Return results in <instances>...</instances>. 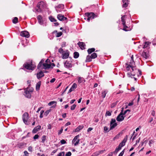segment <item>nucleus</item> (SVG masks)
<instances>
[{"label":"nucleus","instance_id":"obj_1","mask_svg":"<svg viewBox=\"0 0 156 156\" xmlns=\"http://www.w3.org/2000/svg\"><path fill=\"white\" fill-rule=\"evenodd\" d=\"M130 68L132 70V71L130 70V73H128L127 75L128 77H130L131 76H134L136 74H137V76L139 77L141 75V71L139 69H137L135 66Z\"/></svg>","mask_w":156,"mask_h":156},{"label":"nucleus","instance_id":"obj_2","mask_svg":"<svg viewBox=\"0 0 156 156\" xmlns=\"http://www.w3.org/2000/svg\"><path fill=\"white\" fill-rule=\"evenodd\" d=\"M37 6L38 9H36V11L38 12H41L44 8L46 7V5L45 2L43 1H41L38 3Z\"/></svg>","mask_w":156,"mask_h":156},{"label":"nucleus","instance_id":"obj_3","mask_svg":"<svg viewBox=\"0 0 156 156\" xmlns=\"http://www.w3.org/2000/svg\"><path fill=\"white\" fill-rule=\"evenodd\" d=\"M33 88H31L30 89L27 88L25 91V96L28 98H30L31 96V93L33 92Z\"/></svg>","mask_w":156,"mask_h":156},{"label":"nucleus","instance_id":"obj_4","mask_svg":"<svg viewBox=\"0 0 156 156\" xmlns=\"http://www.w3.org/2000/svg\"><path fill=\"white\" fill-rule=\"evenodd\" d=\"M33 64H33L32 62H31L30 64H29L27 62L26 63H25L23 65V66H24V67L27 69L33 70H34L35 68V66H33Z\"/></svg>","mask_w":156,"mask_h":156},{"label":"nucleus","instance_id":"obj_5","mask_svg":"<svg viewBox=\"0 0 156 156\" xmlns=\"http://www.w3.org/2000/svg\"><path fill=\"white\" fill-rule=\"evenodd\" d=\"M126 65L127 66L126 67V69L128 71L130 70V68L135 66V63L133 60H131L129 62V64L128 62L126 63Z\"/></svg>","mask_w":156,"mask_h":156},{"label":"nucleus","instance_id":"obj_6","mask_svg":"<svg viewBox=\"0 0 156 156\" xmlns=\"http://www.w3.org/2000/svg\"><path fill=\"white\" fill-rule=\"evenodd\" d=\"M85 15L88 17L87 20L89 21L90 20H92L96 17L95 14L93 12L86 13Z\"/></svg>","mask_w":156,"mask_h":156},{"label":"nucleus","instance_id":"obj_7","mask_svg":"<svg viewBox=\"0 0 156 156\" xmlns=\"http://www.w3.org/2000/svg\"><path fill=\"white\" fill-rule=\"evenodd\" d=\"M79 135L76 136L72 141V144H74V145L75 146L77 145L79 142L80 140L79 139Z\"/></svg>","mask_w":156,"mask_h":156},{"label":"nucleus","instance_id":"obj_8","mask_svg":"<svg viewBox=\"0 0 156 156\" xmlns=\"http://www.w3.org/2000/svg\"><path fill=\"white\" fill-rule=\"evenodd\" d=\"M28 114L27 113H24L22 117L23 120L25 124H27V120L28 119Z\"/></svg>","mask_w":156,"mask_h":156},{"label":"nucleus","instance_id":"obj_9","mask_svg":"<svg viewBox=\"0 0 156 156\" xmlns=\"http://www.w3.org/2000/svg\"><path fill=\"white\" fill-rule=\"evenodd\" d=\"M124 117L122 113H120L117 116L116 119L118 122H121L124 119Z\"/></svg>","mask_w":156,"mask_h":156},{"label":"nucleus","instance_id":"obj_10","mask_svg":"<svg viewBox=\"0 0 156 156\" xmlns=\"http://www.w3.org/2000/svg\"><path fill=\"white\" fill-rule=\"evenodd\" d=\"M20 36L22 37H25L27 38H28L30 36L29 33L26 31H22L20 33Z\"/></svg>","mask_w":156,"mask_h":156},{"label":"nucleus","instance_id":"obj_11","mask_svg":"<svg viewBox=\"0 0 156 156\" xmlns=\"http://www.w3.org/2000/svg\"><path fill=\"white\" fill-rule=\"evenodd\" d=\"M44 76V75L43 74V73L42 71H41L37 74V76L38 79H39L43 77Z\"/></svg>","mask_w":156,"mask_h":156},{"label":"nucleus","instance_id":"obj_12","mask_svg":"<svg viewBox=\"0 0 156 156\" xmlns=\"http://www.w3.org/2000/svg\"><path fill=\"white\" fill-rule=\"evenodd\" d=\"M44 69H47L53 68V67H51V65L47 63H44L43 64Z\"/></svg>","mask_w":156,"mask_h":156},{"label":"nucleus","instance_id":"obj_13","mask_svg":"<svg viewBox=\"0 0 156 156\" xmlns=\"http://www.w3.org/2000/svg\"><path fill=\"white\" fill-rule=\"evenodd\" d=\"M58 19L60 21L64 20L67 19V18L63 16L61 14H58L57 16Z\"/></svg>","mask_w":156,"mask_h":156},{"label":"nucleus","instance_id":"obj_14","mask_svg":"<svg viewBox=\"0 0 156 156\" xmlns=\"http://www.w3.org/2000/svg\"><path fill=\"white\" fill-rule=\"evenodd\" d=\"M26 145V144L23 142H21L18 143L16 145L17 147L20 148H23Z\"/></svg>","mask_w":156,"mask_h":156},{"label":"nucleus","instance_id":"obj_15","mask_svg":"<svg viewBox=\"0 0 156 156\" xmlns=\"http://www.w3.org/2000/svg\"><path fill=\"white\" fill-rule=\"evenodd\" d=\"M77 87V84L75 83H74L72 85L71 88L69 90L68 93H70L73 91Z\"/></svg>","mask_w":156,"mask_h":156},{"label":"nucleus","instance_id":"obj_16","mask_svg":"<svg viewBox=\"0 0 156 156\" xmlns=\"http://www.w3.org/2000/svg\"><path fill=\"white\" fill-rule=\"evenodd\" d=\"M62 58L63 59H66L67 58L69 55V52H67V51L66 52H64L62 55Z\"/></svg>","mask_w":156,"mask_h":156},{"label":"nucleus","instance_id":"obj_17","mask_svg":"<svg viewBox=\"0 0 156 156\" xmlns=\"http://www.w3.org/2000/svg\"><path fill=\"white\" fill-rule=\"evenodd\" d=\"M77 44L81 49H83V48L85 49L86 45L83 42H79Z\"/></svg>","mask_w":156,"mask_h":156},{"label":"nucleus","instance_id":"obj_18","mask_svg":"<svg viewBox=\"0 0 156 156\" xmlns=\"http://www.w3.org/2000/svg\"><path fill=\"white\" fill-rule=\"evenodd\" d=\"M41 128V126H38L34 128L32 131L33 133H36L37 131L39 130Z\"/></svg>","mask_w":156,"mask_h":156},{"label":"nucleus","instance_id":"obj_19","mask_svg":"<svg viewBox=\"0 0 156 156\" xmlns=\"http://www.w3.org/2000/svg\"><path fill=\"white\" fill-rule=\"evenodd\" d=\"M142 56L145 58H147L149 56V55L148 53H147L145 51H144L142 54Z\"/></svg>","mask_w":156,"mask_h":156},{"label":"nucleus","instance_id":"obj_20","mask_svg":"<svg viewBox=\"0 0 156 156\" xmlns=\"http://www.w3.org/2000/svg\"><path fill=\"white\" fill-rule=\"evenodd\" d=\"M64 66L65 67L67 68H71L72 67V65L67 61L64 63Z\"/></svg>","mask_w":156,"mask_h":156},{"label":"nucleus","instance_id":"obj_21","mask_svg":"<svg viewBox=\"0 0 156 156\" xmlns=\"http://www.w3.org/2000/svg\"><path fill=\"white\" fill-rule=\"evenodd\" d=\"M126 16V15H124L122 16L121 17V21L122 22V24H123V26H124V27H125V26H126V21L125 19Z\"/></svg>","mask_w":156,"mask_h":156},{"label":"nucleus","instance_id":"obj_22","mask_svg":"<svg viewBox=\"0 0 156 156\" xmlns=\"http://www.w3.org/2000/svg\"><path fill=\"white\" fill-rule=\"evenodd\" d=\"M92 58L91 56L88 55L87 56L86 59L85 60V62H91L92 61Z\"/></svg>","mask_w":156,"mask_h":156},{"label":"nucleus","instance_id":"obj_23","mask_svg":"<svg viewBox=\"0 0 156 156\" xmlns=\"http://www.w3.org/2000/svg\"><path fill=\"white\" fill-rule=\"evenodd\" d=\"M41 84V82H38L36 85V90H38L40 89V87Z\"/></svg>","mask_w":156,"mask_h":156},{"label":"nucleus","instance_id":"obj_24","mask_svg":"<svg viewBox=\"0 0 156 156\" xmlns=\"http://www.w3.org/2000/svg\"><path fill=\"white\" fill-rule=\"evenodd\" d=\"M43 63H41V62H40L38 64L37 66L38 69L40 70H42L44 69L43 64Z\"/></svg>","mask_w":156,"mask_h":156},{"label":"nucleus","instance_id":"obj_25","mask_svg":"<svg viewBox=\"0 0 156 156\" xmlns=\"http://www.w3.org/2000/svg\"><path fill=\"white\" fill-rule=\"evenodd\" d=\"M37 19L40 24H42L43 23V22L41 16L40 15H39L37 17Z\"/></svg>","mask_w":156,"mask_h":156},{"label":"nucleus","instance_id":"obj_26","mask_svg":"<svg viewBox=\"0 0 156 156\" xmlns=\"http://www.w3.org/2000/svg\"><path fill=\"white\" fill-rule=\"evenodd\" d=\"M117 124L116 123H114L112 124H110V130L113 129L117 126Z\"/></svg>","mask_w":156,"mask_h":156},{"label":"nucleus","instance_id":"obj_27","mask_svg":"<svg viewBox=\"0 0 156 156\" xmlns=\"http://www.w3.org/2000/svg\"><path fill=\"white\" fill-rule=\"evenodd\" d=\"M108 92V91L106 90H105L103 91L102 93L101 97H102L103 98H104L105 97L106 95Z\"/></svg>","mask_w":156,"mask_h":156},{"label":"nucleus","instance_id":"obj_28","mask_svg":"<svg viewBox=\"0 0 156 156\" xmlns=\"http://www.w3.org/2000/svg\"><path fill=\"white\" fill-rule=\"evenodd\" d=\"M83 128V125L77 127L75 131L76 132H78L80 131V130L82 129Z\"/></svg>","mask_w":156,"mask_h":156},{"label":"nucleus","instance_id":"obj_29","mask_svg":"<svg viewBox=\"0 0 156 156\" xmlns=\"http://www.w3.org/2000/svg\"><path fill=\"white\" fill-rule=\"evenodd\" d=\"M73 57L75 58H77L79 56V54L77 52H75L73 53Z\"/></svg>","mask_w":156,"mask_h":156},{"label":"nucleus","instance_id":"obj_30","mask_svg":"<svg viewBox=\"0 0 156 156\" xmlns=\"http://www.w3.org/2000/svg\"><path fill=\"white\" fill-rule=\"evenodd\" d=\"M151 44V43H150L149 42H145L143 48H148V46Z\"/></svg>","mask_w":156,"mask_h":156},{"label":"nucleus","instance_id":"obj_31","mask_svg":"<svg viewBox=\"0 0 156 156\" xmlns=\"http://www.w3.org/2000/svg\"><path fill=\"white\" fill-rule=\"evenodd\" d=\"M84 80V79L83 77H79L78 81L79 83H82Z\"/></svg>","mask_w":156,"mask_h":156},{"label":"nucleus","instance_id":"obj_32","mask_svg":"<svg viewBox=\"0 0 156 156\" xmlns=\"http://www.w3.org/2000/svg\"><path fill=\"white\" fill-rule=\"evenodd\" d=\"M90 56L92 59H94L97 57V54L95 53H93Z\"/></svg>","mask_w":156,"mask_h":156},{"label":"nucleus","instance_id":"obj_33","mask_svg":"<svg viewBox=\"0 0 156 156\" xmlns=\"http://www.w3.org/2000/svg\"><path fill=\"white\" fill-rule=\"evenodd\" d=\"M49 20L52 22H56V20L52 16H50L49 18Z\"/></svg>","mask_w":156,"mask_h":156},{"label":"nucleus","instance_id":"obj_34","mask_svg":"<svg viewBox=\"0 0 156 156\" xmlns=\"http://www.w3.org/2000/svg\"><path fill=\"white\" fill-rule=\"evenodd\" d=\"M121 148L118 147V148H116L115 149V150L113 152V154L114 153V154H116L120 150H121Z\"/></svg>","mask_w":156,"mask_h":156},{"label":"nucleus","instance_id":"obj_35","mask_svg":"<svg viewBox=\"0 0 156 156\" xmlns=\"http://www.w3.org/2000/svg\"><path fill=\"white\" fill-rule=\"evenodd\" d=\"M18 19L16 17H15L13 20L12 22L14 23H16L18 22Z\"/></svg>","mask_w":156,"mask_h":156},{"label":"nucleus","instance_id":"obj_36","mask_svg":"<svg viewBox=\"0 0 156 156\" xmlns=\"http://www.w3.org/2000/svg\"><path fill=\"white\" fill-rule=\"evenodd\" d=\"M104 129L105 131V133L109 132V131L110 130H108V127L106 126H105L104 127Z\"/></svg>","mask_w":156,"mask_h":156},{"label":"nucleus","instance_id":"obj_37","mask_svg":"<svg viewBox=\"0 0 156 156\" xmlns=\"http://www.w3.org/2000/svg\"><path fill=\"white\" fill-rule=\"evenodd\" d=\"M46 136L45 135L43 136L42 137V141L41 142L43 143H44L45 142V141L46 140Z\"/></svg>","mask_w":156,"mask_h":156},{"label":"nucleus","instance_id":"obj_38","mask_svg":"<svg viewBox=\"0 0 156 156\" xmlns=\"http://www.w3.org/2000/svg\"><path fill=\"white\" fill-rule=\"evenodd\" d=\"M111 115V113L109 111H107L105 113V115L107 116H110Z\"/></svg>","mask_w":156,"mask_h":156},{"label":"nucleus","instance_id":"obj_39","mask_svg":"<svg viewBox=\"0 0 156 156\" xmlns=\"http://www.w3.org/2000/svg\"><path fill=\"white\" fill-rule=\"evenodd\" d=\"M95 49H88L87 52L89 54H90L92 52L95 51Z\"/></svg>","mask_w":156,"mask_h":156},{"label":"nucleus","instance_id":"obj_40","mask_svg":"<svg viewBox=\"0 0 156 156\" xmlns=\"http://www.w3.org/2000/svg\"><path fill=\"white\" fill-rule=\"evenodd\" d=\"M58 8H61L62 9H63L64 8V5H58V7L56 9V11L58 12L59 11V10L57 9Z\"/></svg>","mask_w":156,"mask_h":156},{"label":"nucleus","instance_id":"obj_41","mask_svg":"<svg viewBox=\"0 0 156 156\" xmlns=\"http://www.w3.org/2000/svg\"><path fill=\"white\" fill-rule=\"evenodd\" d=\"M62 34V33L61 32H59L57 33L56 36L57 37H60Z\"/></svg>","mask_w":156,"mask_h":156},{"label":"nucleus","instance_id":"obj_42","mask_svg":"<svg viewBox=\"0 0 156 156\" xmlns=\"http://www.w3.org/2000/svg\"><path fill=\"white\" fill-rule=\"evenodd\" d=\"M105 150H101V151H100L98 152H96L95 154H96V155H98L99 154H102L103 153V152L104 151H105Z\"/></svg>","mask_w":156,"mask_h":156},{"label":"nucleus","instance_id":"obj_43","mask_svg":"<svg viewBox=\"0 0 156 156\" xmlns=\"http://www.w3.org/2000/svg\"><path fill=\"white\" fill-rule=\"evenodd\" d=\"M115 122L116 120L115 119H112L110 122V124H112L116 123Z\"/></svg>","mask_w":156,"mask_h":156},{"label":"nucleus","instance_id":"obj_44","mask_svg":"<svg viewBox=\"0 0 156 156\" xmlns=\"http://www.w3.org/2000/svg\"><path fill=\"white\" fill-rule=\"evenodd\" d=\"M125 145V144H123L122 143H120L118 146V147L120 148L121 149V147Z\"/></svg>","mask_w":156,"mask_h":156},{"label":"nucleus","instance_id":"obj_45","mask_svg":"<svg viewBox=\"0 0 156 156\" xmlns=\"http://www.w3.org/2000/svg\"><path fill=\"white\" fill-rule=\"evenodd\" d=\"M126 137L121 142L123 144H125L127 140V136H126Z\"/></svg>","mask_w":156,"mask_h":156},{"label":"nucleus","instance_id":"obj_46","mask_svg":"<svg viewBox=\"0 0 156 156\" xmlns=\"http://www.w3.org/2000/svg\"><path fill=\"white\" fill-rule=\"evenodd\" d=\"M76 106V105L75 104H73L71 106V109L72 110H74Z\"/></svg>","mask_w":156,"mask_h":156},{"label":"nucleus","instance_id":"obj_47","mask_svg":"<svg viewBox=\"0 0 156 156\" xmlns=\"http://www.w3.org/2000/svg\"><path fill=\"white\" fill-rule=\"evenodd\" d=\"M56 103V101H52L50 102L49 103H48V105L49 106H51L53 104H54V103Z\"/></svg>","mask_w":156,"mask_h":156},{"label":"nucleus","instance_id":"obj_48","mask_svg":"<svg viewBox=\"0 0 156 156\" xmlns=\"http://www.w3.org/2000/svg\"><path fill=\"white\" fill-rule=\"evenodd\" d=\"M117 102H116L115 103H113L111 105V108H113L114 107L117 105Z\"/></svg>","mask_w":156,"mask_h":156},{"label":"nucleus","instance_id":"obj_49","mask_svg":"<svg viewBox=\"0 0 156 156\" xmlns=\"http://www.w3.org/2000/svg\"><path fill=\"white\" fill-rule=\"evenodd\" d=\"M65 153L64 152H62L59 153L57 155V156H64Z\"/></svg>","mask_w":156,"mask_h":156},{"label":"nucleus","instance_id":"obj_50","mask_svg":"<svg viewBox=\"0 0 156 156\" xmlns=\"http://www.w3.org/2000/svg\"><path fill=\"white\" fill-rule=\"evenodd\" d=\"M154 141L153 140H150L149 141V146L151 147V144L154 143Z\"/></svg>","mask_w":156,"mask_h":156},{"label":"nucleus","instance_id":"obj_51","mask_svg":"<svg viewBox=\"0 0 156 156\" xmlns=\"http://www.w3.org/2000/svg\"><path fill=\"white\" fill-rule=\"evenodd\" d=\"M71 153L70 151L67 152L65 154V156H70L71 155Z\"/></svg>","mask_w":156,"mask_h":156},{"label":"nucleus","instance_id":"obj_52","mask_svg":"<svg viewBox=\"0 0 156 156\" xmlns=\"http://www.w3.org/2000/svg\"><path fill=\"white\" fill-rule=\"evenodd\" d=\"M44 112V110H41V112H40V118H43V113Z\"/></svg>","mask_w":156,"mask_h":156},{"label":"nucleus","instance_id":"obj_53","mask_svg":"<svg viewBox=\"0 0 156 156\" xmlns=\"http://www.w3.org/2000/svg\"><path fill=\"white\" fill-rule=\"evenodd\" d=\"M50 111H51V109L47 110L45 112V113H44V115H48L49 114V112H50Z\"/></svg>","mask_w":156,"mask_h":156},{"label":"nucleus","instance_id":"obj_54","mask_svg":"<svg viewBox=\"0 0 156 156\" xmlns=\"http://www.w3.org/2000/svg\"><path fill=\"white\" fill-rule=\"evenodd\" d=\"M125 149H124L119 154V156H122L125 152Z\"/></svg>","mask_w":156,"mask_h":156},{"label":"nucleus","instance_id":"obj_55","mask_svg":"<svg viewBox=\"0 0 156 156\" xmlns=\"http://www.w3.org/2000/svg\"><path fill=\"white\" fill-rule=\"evenodd\" d=\"M39 136L37 134L35 135L34 137L33 138L35 140L38 138Z\"/></svg>","mask_w":156,"mask_h":156},{"label":"nucleus","instance_id":"obj_56","mask_svg":"<svg viewBox=\"0 0 156 156\" xmlns=\"http://www.w3.org/2000/svg\"><path fill=\"white\" fill-rule=\"evenodd\" d=\"M63 49H58V52L61 54H62V55L63 53L65 52V51H63Z\"/></svg>","mask_w":156,"mask_h":156},{"label":"nucleus","instance_id":"obj_57","mask_svg":"<svg viewBox=\"0 0 156 156\" xmlns=\"http://www.w3.org/2000/svg\"><path fill=\"white\" fill-rule=\"evenodd\" d=\"M60 142L62 144H64L66 143V142L64 140H62L60 141Z\"/></svg>","mask_w":156,"mask_h":156},{"label":"nucleus","instance_id":"obj_58","mask_svg":"<svg viewBox=\"0 0 156 156\" xmlns=\"http://www.w3.org/2000/svg\"><path fill=\"white\" fill-rule=\"evenodd\" d=\"M63 129L62 128L59 131L58 133V135H60L61 134L63 131Z\"/></svg>","mask_w":156,"mask_h":156},{"label":"nucleus","instance_id":"obj_59","mask_svg":"<svg viewBox=\"0 0 156 156\" xmlns=\"http://www.w3.org/2000/svg\"><path fill=\"white\" fill-rule=\"evenodd\" d=\"M33 148L31 146H29L28 148V150L29 151L32 152V151Z\"/></svg>","mask_w":156,"mask_h":156},{"label":"nucleus","instance_id":"obj_60","mask_svg":"<svg viewBox=\"0 0 156 156\" xmlns=\"http://www.w3.org/2000/svg\"><path fill=\"white\" fill-rule=\"evenodd\" d=\"M128 5V2H125V3H124L123 5L122 6L123 7H126Z\"/></svg>","mask_w":156,"mask_h":156},{"label":"nucleus","instance_id":"obj_61","mask_svg":"<svg viewBox=\"0 0 156 156\" xmlns=\"http://www.w3.org/2000/svg\"><path fill=\"white\" fill-rule=\"evenodd\" d=\"M66 46V43L65 42H63L62 44V48L65 47Z\"/></svg>","mask_w":156,"mask_h":156},{"label":"nucleus","instance_id":"obj_62","mask_svg":"<svg viewBox=\"0 0 156 156\" xmlns=\"http://www.w3.org/2000/svg\"><path fill=\"white\" fill-rule=\"evenodd\" d=\"M55 78H53L50 81V82L51 83H53L55 82Z\"/></svg>","mask_w":156,"mask_h":156},{"label":"nucleus","instance_id":"obj_63","mask_svg":"<svg viewBox=\"0 0 156 156\" xmlns=\"http://www.w3.org/2000/svg\"><path fill=\"white\" fill-rule=\"evenodd\" d=\"M25 156H27L28 154H29L27 151H25L24 152Z\"/></svg>","mask_w":156,"mask_h":156},{"label":"nucleus","instance_id":"obj_64","mask_svg":"<svg viewBox=\"0 0 156 156\" xmlns=\"http://www.w3.org/2000/svg\"><path fill=\"white\" fill-rule=\"evenodd\" d=\"M92 129H93V128H92L90 127L88 129L87 131L88 132H89L92 130Z\"/></svg>","mask_w":156,"mask_h":156}]
</instances>
